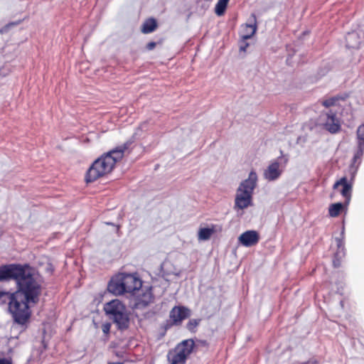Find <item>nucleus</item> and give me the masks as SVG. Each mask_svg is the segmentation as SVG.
Here are the masks:
<instances>
[{
    "mask_svg": "<svg viewBox=\"0 0 364 364\" xmlns=\"http://www.w3.org/2000/svg\"><path fill=\"white\" fill-rule=\"evenodd\" d=\"M194 346L195 343L193 339H186L183 341L180 344L177 346L175 351H183V354L188 358V355L193 352Z\"/></svg>",
    "mask_w": 364,
    "mask_h": 364,
    "instance_id": "a211bd4d",
    "label": "nucleus"
},
{
    "mask_svg": "<svg viewBox=\"0 0 364 364\" xmlns=\"http://www.w3.org/2000/svg\"><path fill=\"white\" fill-rule=\"evenodd\" d=\"M326 116V119L323 124L324 128L331 134L338 133L341 129V125L336 114L330 110Z\"/></svg>",
    "mask_w": 364,
    "mask_h": 364,
    "instance_id": "ddd939ff",
    "label": "nucleus"
},
{
    "mask_svg": "<svg viewBox=\"0 0 364 364\" xmlns=\"http://www.w3.org/2000/svg\"><path fill=\"white\" fill-rule=\"evenodd\" d=\"M337 250L334 253L333 265L334 267L338 268L341 264L342 259L346 256L345 242H343L342 238H335Z\"/></svg>",
    "mask_w": 364,
    "mask_h": 364,
    "instance_id": "2eb2a0df",
    "label": "nucleus"
},
{
    "mask_svg": "<svg viewBox=\"0 0 364 364\" xmlns=\"http://www.w3.org/2000/svg\"><path fill=\"white\" fill-rule=\"evenodd\" d=\"M16 290L14 297L17 299L22 314L31 317L29 304H36L41 293V285L35 278V269L28 264H23L16 281Z\"/></svg>",
    "mask_w": 364,
    "mask_h": 364,
    "instance_id": "f257e3e1",
    "label": "nucleus"
},
{
    "mask_svg": "<svg viewBox=\"0 0 364 364\" xmlns=\"http://www.w3.org/2000/svg\"><path fill=\"white\" fill-rule=\"evenodd\" d=\"M104 311L119 331H124L129 328V316L125 304L122 301L114 299L107 302L104 306Z\"/></svg>",
    "mask_w": 364,
    "mask_h": 364,
    "instance_id": "7ed1b4c3",
    "label": "nucleus"
},
{
    "mask_svg": "<svg viewBox=\"0 0 364 364\" xmlns=\"http://www.w3.org/2000/svg\"><path fill=\"white\" fill-rule=\"evenodd\" d=\"M348 97V95H337L328 98L322 102V105L326 107L334 106L339 100L344 101Z\"/></svg>",
    "mask_w": 364,
    "mask_h": 364,
    "instance_id": "4be33fe9",
    "label": "nucleus"
},
{
    "mask_svg": "<svg viewBox=\"0 0 364 364\" xmlns=\"http://www.w3.org/2000/svg\"><path fill=\"white\" fill-rule=\"evenodd\" d=\"M108 364H123V363L121 362H112V363H108Z\"/></svg>",
    "mask_w": 364,
    "mask_h": 364,
    "instance_id": "4c0bfd02",
    "label": "nucleus"
},
{
    "mask_svg": "<svg viewBox=\"0 0 364 364\" xmlns=\"http://www.w3.org/2000/svg\"><path fill=\"white\" fill-rule=\"evenodd\" d=\"M361 43V38L356 31L348 32L346 36V46L348 48L357 49Z\"/></svg>",
    "mask_w": 364,
    "mask_h": 364,
    "instance_id": "dca6fc26",
    "label": "nucleus"
},
{
    "mask_svg": "<svg viewBox=\"0 0 364 364\" xmlns=\"http://www.w3.org/2000/svg\"><path fill=\"white\" fill-rule=\"evenodd\" d=\"M252 198L242 196H235V205L236 208L243 210L247 208V207L252 205Z\"/></svg>",
    "mask_w": 364,
    "mask_h": 364,
    "instance_id": "6ab92c4d",
    "label": "nucleus"
},
{
    "mask_svg": "<svg viewBox=\"0 0 364 364\" xmlns=\"http://www.w3.org/2000/svg\"><path fill=\"white\" fill-rule=\"evenodd\" d=\"M336 238H342L343 242H345V227L343 225L340 237H337Z\"/></svg>",
    "mask_w": 364,
    "mask_h": 364,
    "instance_id": "c9c22d12",
    "label": "nucleus"
},
{
    "mask_svg": "<svg viewBox=\"0 0 364 364\" xmlns=\"http://www.w3.org/2000/svg\"><path fill=\"white\" fill-rule=\"evenodd\" d=\"M340 304H341V306L343 307V301H340Z\"/></svg>",
    "mask_w": 364,
    "mask_h": 364,
    "instance_id": "58836bf2",
    "label": "nucleus"
},
{
    "mask_svg": "<svg viewBox=\"0 0 364 364\" xmlns=\"http://www.w3.org/2000/svg\"><path fill=\"white\" fill-rule=\"evenodd\" d=\"M126 293L134 294L142 287V281L136 274L121 273Z\"/></svg>",
    "mask_w": 364,
    "mask_h": 364,
    "instance_id": "0eeeda50",
    "label": "nucleus"
},
{
    "mask_svg": "<svg viewBox=\"0 0 364 364\" xmlns=\"http://www.w3.org/2000/svg\"><path fill=\"white\" fill-rule=\"evenodd\" d=\"M259 240V234L256 230H247L238 237V242L242 246L249 247L255 245Z\"/></svg>",
    "mask_w": 364,
    "mask_h": 364,
    "instance_id": "f8f14e48",
    "label": "nucleus"
},
{
    "mask_svg": "<svg viewBox=\"0 0 364 364\" xmlns=\"http://www.w3.org/2000/svg\"><path fill=\"white\" fill-rule=\"evenodd\" d=\"M157 21L154 18L146 19L141 26V32L143 33H150L154 32L157 28Z\"/></svg>",
    "mask_w": 364,
    "mask_h": 364,
    "instance_id": "aec40b11",
    "label": "nucleus"
},
{
    "mask_svg": "<svg viewBox=\"0 0 364 364\" xmlns=\"http://www.w3.org/2000/svg\"><path fill=\"white\" fill-rule=\"evenodd\" d=\"M182 352L175 351L171 357L169 353L168 360L170 361V364H185L188 358Z\"/></svg>",
    "mask_w": 364,
    "mask_h": 364,
    "instance_id": "412c9836",
    "label": "nucleus"
},
{
    "mask_svg": "<svg viewBox=\"0 0 364 364\" xmlns=\"http://www.w3.org/2000/svg\"><path fill=\"white\" fill-rule=\"evenodd\" d=\"M156 46V42L154 41H151V42H149L146 46V48L148 50H153Z\"/></svg>",
    "mask_w": 364,
    "mask_h": 364,
    "instance_id": "2f4dec72",
    "label": "nucleus"
},
{
    "mask_svg": "<svg viewBox=\"0 0 364 364\" xmlns=\"http://www.w3.org/2000/svg\"><path fill=\"white\" fill-rule=\"evenodd\" d=\"M342 290H343V287H342V285H341V287H338V289H337V293L342 294H343Z\"/></svg>",
    "mask_w": 364,
    "mask_h": 364,
    "instance_id": "e433bc0d",
    "label": "nucleus"
},
{
    "mask_svg": "<svg viewBox=\"0 0 364 364\" xmlns=\"http://www.w3.org/2000/svg\"><path fill=\"white\" fill-rule=\"evenodd\" d=\"M252 195L253 194L249 193L248 191H244L242 190L240 191L239 188H237V189L236 196H242L252 198Z\"/></svg>",
    "mask_w": 364,
    "mask_h": 364,
    "instance_id": "c85d7f7f",
    "label": "nucleus"
},
{
    "mask_svg": "<svg viewBox=\"0 0 364 364\" xmlns=\"http://www.w3.org/2000/svg\"><path fill=\"white\" fill-rule=\"evenodd\" d=\"M257 175L255 171H252L249 173L248 178L242 181L238 188L244 191H248L253 194L254 190L257 186Z\"/></svg>",
    "mask_w": 364,
    "mask_h": 364,
    "instance_id": "4468645a",
    "label": "nucleus"
},
{
    "mask_svg": "<svg viewBox=\"0 0 364 364\" xmlns=\"http://www.w3.org/2000/svg\"><path fill=\"white\" fill-rule=\"evenodd\" d=\"M364 154V144L357 143V148L355 151L353 157L351 161L350 166V171L351 176V180H353L358 168L362 162V158Z\"/></svg>",
    "mask_w": 364,
    "mask_h": 364,
    "instance_id": "9b49d317",
    "label": "nucleus"
},
{
    "mask_svg": "<svg viewBox=\"0 0 364 364\" xmlns=\"http://www.w3.org/2000/svg\"><path fill=\"white\" fill-rule=\"evenodd\" d=\"M348 205L349 204H346L344 201L331 203L328 207V214L331 218H336L341 212H346Z\"/></svg>",
    "mask_w": 364,
    "mask_h": 364,
    "instance_id": "f3484780",
    "label": "nucleus"
},
{
    "mask_svg": "<svg viewBox=\"0 0 364 364\" xmlns=\"http://www.w3.org/2000/svg\"><path fill=\"white\" fill-rule=\"evenodd\" d=\"M131 142L127 141L122 146L116 147L97 159L88 168L85 175V181L91 183L100 177L109 173L116 163L122 159L124 151L129 148Z\"/></svg>",
    "mask_w": 364,
    "mask_h": 364,
    "instance_id": "f03ea898",
    "label": "nucleus"
},
{
    "mask_svg": "<svg viewBox=\"0 0 364 364\" xmlns=\"http://www.w3.org/2000/svg\"><path fill=\"white\" fill-rule=\"evenodd\" d=\"M191 316V310L184 306H175L169 313V318L173 319V323L181 325L183 320Z\"/></svg>",
    "mask_w": 364,
    "mask_h": 364,
    "instance_id": "9d476101",
    "label": "nucleus"
},
{
    "mask_svg": "<svg viewBox=\"0 0 364 364\" xmlns=\"http://www.w3.org/2000/svg\"><path fill=\"white\" fill-rule=\"evenodd\" d=\"M173 320L169 318V319H167L164 323L161 324V328L164 330V335L173 326H178L177 323H173Z\"/></svg>",
    "mask_w": 364,
    "mask_h": 364,
    "instance_id": "cd10ccee",
    "label": "nucleus"
},
{
    "mask_svg": "<svg viewBox=\"0 0 364 364\" xmlns=\"http://www.w3.org/2000/svg\"><path fill=\"white\" fill-rule=\"evenodd\" d=\"M213 232L212 228H202L198 231V239L200 240H207L210 239Z\"/></svg>",
    "mask_w": 364,
    "mask_h": 364,
    "instance_id": "393cba45",
    "label": "nucleus"
},
{
    "mask_svg": "<svg viewBox=\"0 0 364 364\" xmlns=\"http://www.w3.org/2000/svg\"><path fill=\"white\" fill-rule=\"evenodd\" d=\"M356 136L357 143L364 144V123L358 127Z\"/></svg>",
    "mask_w": 364,
    "mask_h": 364,
    "instance_id": "bb28decb",
    "label": "nucleus"
},
{
    "mask_svg": "<svg viewBox=\"0 0 364 364\" xmlns=\"http://www.w3.org/2000/svg\"><path fill=\"white\" fill-rule=\"evenodd\" d=\"M107 291L114 296H121L126 294L121 273L111 277L107 284Z\"/></svg>",
    "mask_w": 364,
    "mask_h": 364,
    "instance_id": "1a4fd4ad",
    "label": "nucleus"
},
{
    "mask_svg": "<svg viewBox=\"0 0 364 364\" xmlns=\"http://www.w3.org/2000/svg\"><path fill=\"white\" fill-rule=\"evenodd\" d=\"M111 328V323H105L102 326V330L104 333L108 334L110 331Z\"/></svg>",
    "mask_w": 364,
    "mask_h": 364,
    "instance_id": "c756f323",
    "label": "nucleus"
},
{
    "mask_svg": "<svg viewBox=\"0 0 364 364\" xmlns=\"http://www.w3.org/2000/svg\"><path fill=\"white\" fill-rule=\"evenodd\" d=\"M257 25L254 24H246L244 28V33L242 35V39L247 41L252 38V36L256 33Z\"/></svg>",
    "mask_w": 364,
    "mask_h": 364,
    "instance_id": "5701e85b",
    "label": "nucleus"
},
{
    "mask_svg": "<svg viewBox=\"0 0 364 364\" xmlns=\"http://www.w3.org/2000/svg\"><path fill=\"white\" fill-rule=\"evenodd\" d=\"M23 264H9L0 266V282H7L11 279L16 281Z\"/></svg>",
    "mask_w": 364,
    "mask_h": 364,
    "instance_id": "423d86ee",
    "label": "nucleus"
},
{
    "mask_svg": "<svg viewBox=\"0 0 364 364\" xmlns=\"http://www.w3.org/2000/svg\"><path fill=\"white\" fill-rule=\"evenodd\" d=\"M200 321V318H191L186 323V327L191 333H196Z\"/></svg>",
    "mask_w": 364,
    "mask_h": 364,
    "instance_id": "a878e982",
    "label": "nucleus"
},
{
    "mask_svg": "<svg viewBox=\"0 0 364 364\" xmlns=\"http://www.w3.org/2000/svg\"><path fill=\"white\" fill-rule=\"evenodd\" d=\"M16 24H17V23H16V22H13V23L7 24L4 28H3L0 30V33H4L10 26H14Z\"/></svg>",
    "mask_w": 364,
    "mask_h": 364,
    "instance_id": "f704fd0d",
    "label": "nucleus"
},
{
    "mask_svg": "<svg viewBox=\"0 0 364 364\" xmlns=\"http://www.w3.org/2000/svg\"><path fill=\"white\" fill-rule=\"evenodd\" d=\"M249 46V43H246L245 41L242 40V44L240 46V51H246L247 48Z\"/></svg>",
    "mask_w": 364,
    "mask_h": 364,
    "instance_id": "473e14b6",
    "label": "nucleus"
},
{
    "mask_svg": "<svg viewBox=\"0 0 364 364\" xmlns=\"http://www.w3.org/2000/svg\"><path fill=\"white\" fill-rule=\"evenodd\" d=\"M143 303H144V304H143V306H147V305H148V302H143Z\"/></svg>",
    "mask_w": 364,
    "mask_h": 364,
    "instance_id": "ea45409f",
    "label": "nucleus"
},
{
    "mask_svg": "<svg viewBox=\"0 0 364 364\" xmlns=\"http://www.w3.org/2000/svg\"><path fill=\"white\" fill-rule=\"evenodd\" d=\"M338 186L342 187L340 193L344 198V202H346V204H350L352 197L353 183L349 181L347 177L343 176L334 183L333 189H336Z\"/></svg>",
    "mask_w": 364,
    "mask_h": 364,
    "instance_id": "6e6552de",
    "label": "nucleus"
},
{
    "mask_svg": "<svg viewBox=\"0 0 364 364\" xmlns=\"http://www.w3.org/2000/svg\"><path fill=\"white\" fill-rule=\"evenodd\" d=\"M230 0H219L215 6V13L218 16H223L228 7Z\"/></svg>",
    "mask_w": 364,
    "mask_h": 364,
    "instance_id": "b1692460",
    "label": "nucleus"
},
{
    "mask_svg": "<svg viewBox=\"0 0 364 364\" xmlns=\"http://www.w3.org/2000/svg\"><path fill=\"white\" fill-rule=\"evenodd\" d=\"M318 361L316 359L312 358L306 362L301 363V364H318Z\"/></svg>",
    "mask_w": 364,
    "mask_h": 364,
    "instance_id": "72a5a7b5",
    "label": "nucleus"
},
{
    "mask_svg": "<svg viewBox=\"0 0 364 364\" xmlns=\"http://www.w3.org/2000/svg\"><path fill=\"white\" fill-rule=\"evenodd\" d=\"M279 153L280 155L277 159L272 161L264 171V176L269 181L279 178L289 162V155L284 154L282 150H280Z\"/></svg>",
    "mask_w": 364,
    "mask_h": 364,
    "instance_id": "39448f33",
    "label": "nucleus"
},
{
    "mask_svg": "<svg viewBox=\"0 0 364 364\" xmlns=\"http://www.w3.org/2000/svg\"><path fill=\"white\" fill-rule=\"evenodd\" d=\"M8 304V309L14 323L23 326L28 323V314H22L19 303L14 297V292L0 289V305Z\"/></svg>",
    "mask_w": 364,
    "mask_h": 364,
    "instance_id": "20e7f679",
    "label": "nucleus"
},
{
    "mask_svg": "<svg viewBox=\"0 0 364 364\" xmlns=\"http://www.w3.org/2000/svg\"><path fill=\"white\" fill-rule=\"evenodd\" d=\"M0 364H13L12 360L10 358H1L0 357Z\"/></svg>",
    "mask_w": 364,
    "mask_h": 364,
    "instance_id": "7c9ffc66",
    "label": "nucleus"
}]
</instances>
